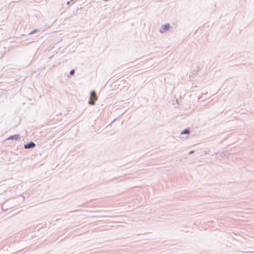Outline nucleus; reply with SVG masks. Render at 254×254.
<instances>
[{"instance_id": "nucleus-1", "label": "nucleus", "mask_w": 254, "mask_h": 254, "mask_svg": "<svg viewBox=\"0 0 254 254\" xmlns=\"http://www.w3.org/2000/svg\"><path fill=\"white\" fill-rule=\"evenodd\" d=\"M98 97L96 95V92L95 91H92L88 104L91 105H94L95 104V102L96 101Z\"/></svg>"}, {"instance_id": "nucleus-5", "label": "nucleus", "mask_w": 254, "mask_h": 254, "mask_svg": "<svg viewBox=\"0 0 254 254\" xmlns=\"http://www.w3.org/2000/svg\"><path fill=\"white\" fill-rule=\"evenodd\" d=\"M189 132H190V131L189 129H186L184 131H182L181 134H186V133L188 134V133H189Z\"/></svg>"}, {"instance_id": "nucleus-4", "label": "nucleus", "mask_w": 254, "mask_h": 254, "mask_svg": "<svg viewBox=\"0 0 254 254\" xmlns=\"http://www.w3.org/2000/svg\"><path fill=\"white\" fill-rule=\"evenodd\" d=\"M7 139H8L17 140V139H19V135L16 134V135H13L12 136L9 137Z\"/></svg>"}, {"instance_id": "nucleus-3", "label": "nucleus", "mask_w": 254, "mask_h": 254, "mask_svg": "<svg viewBox=\"0 0 254 254\" xmlns=\"http://www.w3.org/2000/svg\"><path fill=\"white\" fill-rule=\"evenodd\" d=\"M35 146V144L33 142H30L27 144L24 145V148L26 149L33 148Z\"/></svg>"}, {"instance_id": "nucleus-6", "label": "nucleus", "mask_w": 254, "mask_h": 254, "mask_svg": "<svg viewBox=\"0 0 254 254\" xmlns=\"http://www.w3.org/2000/svg\"><path fill=\"white\" fill-rule=\"evenodd\" d=\"M74 69H72V70H71L70 71V74H73V73H74Z\"/></svg>"}, {"instance_id": "nucleus-7", "label": "nucleus", "mask_w": 254, "mask_h": 254, "mask_svg": "<svg viewBox=\"0 0 254 254\" xmlns=\"http://www.w3.org/2000/svg\"><path fill=\"white\" fill-rule=\"evenodd\" d=\"M193 151H191L190 152V154H191V153H193Z\"/></svg>"}, {"instance_id": "nucleus-2", "label": "nucleus", "mask_w": 254, "mask_h": 254, "mask_svg": "<svg viewBox=\"0 0 254 254\" xmlns=\"http://www.w3.org/2000/svg\"><path fill=\"white\" fill-rule=\"evenodd\" d=\"M170 25L168 24H165L162 26V28L160 30L161 33H163L165 31L168 30L170 28Z\"/></svg>"}]
</instances>
